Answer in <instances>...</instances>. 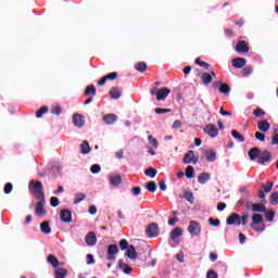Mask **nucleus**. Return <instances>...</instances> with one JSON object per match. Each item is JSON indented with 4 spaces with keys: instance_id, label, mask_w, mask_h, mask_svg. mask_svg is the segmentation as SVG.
I'll list each match as a JSON object with an SVG mask.
<instances>
[{
    "instance_id": "nucleus-38",
    "label": "nucleus",
    "mask_w": 278,
    "mask_h": 278,
    "mask_svg": "<svg viewBox=\"0 0 278 278\" xmlns=\"http://www.w3.org/2000/svg\"><path fill=\"white\" fill-rule=\"evenodd\" d=\"M48 112H49V108L47 105H43L39 110L36 111V117L42 118V115L47 114Z\"/></svg>"
},
{
    "instance_id": "nucleus-23",
    "label": "nucleus",
    "mask_w": 278,
    "mask_h": 278,
    "mask_svg": "<svg viewBox=\"0 0 278 278\" xmlns=\"http://www.w3.org/2000/svg\"><path fill=\"white\" fill-rule=\"evenodd\" d=\"M68 275V270L66 268L59 267L54 270V278H65Z\"/></svg>"
},
{
    "instance_id": "nucleus-10",
    "label": "nucleus",
    "mask_w": 278,
    "mask_h": 278,
    "mask_svg": "<svg viewBox=\"0 0 278 278\" xmlns=\"http://www.w3.org/2000/svg\"><path fill=\"white\" fill-rule=\"evenodd\" d=\"M45 203H46L45 198H43V200L39 199V202H37V204L35 206V214L37 216H45V214H47V211L45 210Z\"/></svg>"
},
{
    "instance_id": "nucleus-51",
    "label": "nucleus",
    "mask_w": 278,
    "mask_h": 278,
    "mask_svg": "<svg viewBox=\"0 0 278 278\" xmlns=\"http://www.w3.org/2000/svg\"><path fill=\"white\" fill-rule=\"evenodd\" d=\"M12 190H14V185H12V182H8L4 186V194H10V192H12Z\"/></svg>"
},
{
    "instance_id": "nucleus-43",
    "label": "nucleus",
    "mask_w": 278,
    "mask_h": 278,
    "mask_svg": "<svg viewBox=\"0 0 278 278\" xmlns=\"http://www.w3.org/2000/svg\"><path fill=\"white\" fill-rule=\"evenodd\" d=\"M269 203L270 205H277L278 204V192H273L270 195H269Z\"/></svg>"
},
{
    "instance_id": "nucleus-19",
    "label": "nucleus",
    "mask_w": 278,
    "mask_h": 278,
    "mask_svg": "<svg viewBox=\"0 0 278 278\" xmlns=\"http://www.w3.org/2000/svg\"><path fill=\"white\" fill-rule=\"evenodd\" d=\"M109 94L111 99H121L123 97V90L118 87H113L110 89Z\"/></svg>"
},
{
    "instance_id": "nucleus-6",
    "label": "nucleus",
    "mask_w": 278,
    "mask_h": 278,
    "mask_svg": "<svg viewBox=\"0 0 278 278\" xmlns=\"http://www.w3.org/2000/svg\"><path fill=\"white\" fill-rule=\"evenodd\" d=\"M117 253H118V245L110 244L106 251V260H109V262H115Z\"/></svg>"
},
{
    "instance_id": "nucleus-31",
    "label": "nucleus",
    "mask_w": 278,
    "mask_h": 278,
    "mask_svg": "<svg viewBox=\"0 0 278 278\" xmlns=\"http://www.w3.org/2000/svg\"><path fill=\"white\" fill-rule=\"evenodd\" d=\"M180 236H184V230L180 227H176L170 233L172 240H177Z\"/></svg>"
},
{
    "instance_id": "nucleus-61",
    "label": "nucleus",
    "mask_w": 278,
    "mask_h": 278,
    "mask_svg": "<svg viewBox=\"0 0 278 278\" xmlns=\"http://www.w3.org/2000/svg\"><path fill=\"white\" fill-rule=\"evenodd\" d=\"M87 264L88 266L94 264V256L92 254H87Z\"/></svg>"
},
{
    "instance_id": "nucleus-14",
    "label": "nucleus",
    "mask_w": 278,
    "mask_h": 278,
    "mask_svg": "<svg viewBox=\"0 0 278 278\" xmlns=\"http://www.w3.org/2000/svg\"><path fill=\"white\" fill-rule=\"evenodd\" d=\"M85 241L88 247H94V244H97V235L94 233V231H90L89 233H87L85 237Z\"/></svg>"
},
{
    "instance_id": "nucleus-62",
    "label": "nucleus",
    "mask_w": 278,
    "mask_h": 278,
    "mask_svg": "<svg viewBox=\"0 0 278 278\" xmlns=\"http://www.w3.org/2000/svg\"><path fill=\"white\" fill-rule=\"evenodd\" d=\"M226 208H227V204L225 202H220L217 204L218 212H223Z\"/></svg>"
},
{
    "instance_id": "nucleus-11",
    "label": "nucleus",
    "mask_w": 278,
    "mask_h": 278,
    "mask_svg": "<svg viewBox=\"0 0 278 278\" xmlns=\"http://www.w3.org/2000/svg\"><path fill=\"white\" fill-rule=\"evenodd\" d=\"M236 51L237 53H249V42L244 41V40H240L237 42L236 46Z\"/></svg>"
},
{
    "instance_id": "nucleus-39",
    "label": "nucleus",
    "mask_w": 278,
    "mask_h": 278,
    "mask_svg": "<svg viewBox=\"0 0 278 278\" xmlns=\"http://www.w3.org/2000/svg\"><path fill=\"white\" fill-rule=\"evenodd\" d=\"M231 136L235 138V140H238V142H244V136H242L238 130H231Z\"/></svg>"
},
{
    "instance_id": "nucleus-27",
    "label": "nucleus",
    "mask_w": 278,
    "mask_h": 278,
    "mask_svg": "<svg viewBox=\"0 0 278 278\" xmlns=\"http://www.w3.org/2000/svg\"><path fill=\"white\" fill-rule=\"evenodd\" d=\"M201 81L204 84V86H210V83L212 81V74L207 72L202 73Z\"/></svg>"
},
{
    "instance_id": "nucleus-1",
    "label": "nucleus",
    "mask_w": 278,
    "mask_h": 278,
    "mask_svg": "<svg viewBox=\"0 0 278 278\" xmlns=\"http://www.w3.org/2000/svg\"><path fill=\"white\" fill-rule=\"evenodd\" d=\"M28 188L35 194V199H45V187L40 180H30Z\"/></svg>"
},
{
    "instance_id": "nucleus-34",
    "label": "nucleus",
    "mask_w": 278,
    "mask_h": 278,
    "mask_svg": "<svg viewBox=\"0 0 278 278\" xmlns=\"http://www.w3.org/2000/svg\"><path fill=\"white\" fill-rule=\"evenodd\" d=\"M90 94L92 97L97 96V89L94 88V85L88 86L85 89V97H90Z\"/></svg>"
},
{
    "instance_id": "nucleus-58",
    "label": "nucleus",
    "mask_w": 278,
    "mask_h": 278,
    "mask_svg": "<svg viewBox=\"0 0 278 278\" xmlns=\"http://www.w3.org/2000/svg\"><path fill=\"white\" fill-rule=\"evenodd\" d=\"M254 136H255L256 140H260V142H264L266 140V135H264L260 131H256Z\"/></svg>"
},
{
    "instance_id": "nucleus-24",
    "label": "nucleus",
    "mask_w": 278,
    "mask_h": 278,
    "mask_svg": "<svg viewBox=\"0 0 278 278\" xmlns=\"http://www.w3.org/2000/svg\"><path fill=\"white\" fill-rule=\"evenodd\" d=\"M205 157L207 162H216V151L213 149L206 150Z\"/></svg>"
},
{
    "instance_id": "nucleus-56",
    "label": "nucleus",
    "mask_w": 278,
    "mask_h": 278,
    "mask_svg": "<svg viewBox=\"0 0 278 278\" xmlns=\"http://www.w3.org/2000/svg\"><path fill=\"white\" fill-rule=\"evenodd\" d=\"M208 223H210V225H212V227H220V219H214V218L210 217Z\"/></svg>"
},
{
    "instance_id": "nucleus-21",
    "label": "nucleus",
    "mask_w": 278,
    "mask_h": 278,
    "mask_svg": "<svg viewBox=\"0 0 278 278\" xmlns=\"http://www.w3.org/2000/svg\"><path fill=\"white\" fill-rule=\"evenodd\" d=\"M261 154H262V150H260V148H252L248 152V155H249L250 160H260Z\"/></svg>"
},
{
    "instance_id": "nucleus-18",
    "label": "nucleus",
    "mask_w": 278,
    "mask_h": 278,
    "mask_svg": "<svg viewBox=\"0 0 278 278\" xmlns=\"http://www.w3.org/2000/svg\"><path fill=\"white\" fill-rule=\"evenodd\" d=\"M247 65V59L244 58H236L232 60L233 68H244Z\"/></svg>"
},
{
    "instance_id": "nucleus-12",
    "label": "nucleus",
    "mask_w": 278,
    "mask_h": 278,
    "mask_svg": "<svg viewBox=\"0 0 278 278\" xmlns=\"http://www.w3.org/2000/svg\"><path fill=\"white\" fill-rule=\"evenodd\" d=\"M62 223H72L73 213L70 210L63 208L60 213Z\"/></svg>"
},
{
    "instance_id": "nucleus-9",
    "label": "nucleus",
    "mask_w": 278,
    "mask_h": 278,
    "mask_svg": "<svg viewBox=\"0 0 278 278\" xmlns=\"http://www.w3.org/2000/svg\"><path fill=\"white\" fill-rule=\"evenodd\" d=\"M204 134L210 136V138H216L218 136V128L214 124H208L204 127Z\"/></svg>"
},
{
    "instance_id": "nucleus-57",
    "label": "nucleus",
    "mask_w": 278,
    "mask_h": 278,
    "mask_svg": "<svg viewBox=\"0 0 278 278\" xmlns=\"http://www.w3.org/2000/svg\"><path fill=\"white\" fill-rule=\"evenodd\" d=\"M131 192H132L134 197H140V194L142 193V188L132 187Z\"/></svg>"
},
{
    "instance_id": "nucleus-26",
    "label": "nucleus",
    "mask_w": 278,
    "mask_h": 278,
    "mask_svg": "<svg viewBox=\"0 0 278 278\" xmlns=\"http://www.w3.org/2000/svg\"><path fill=\"white\" fill-rule=\"evenodd\" d=\"M111 186H118L119 184H123V177L121 175H115L109 177Z\"/></svg>"
},
{
    "instance_id": "nucleus-49",
    "label": "nucleus",
    "mask_w": 278,
    "mask_h": 278,
    "mask_svg": "<svg viewBox=\"0 0 278 278\" xmlns=\"http://www.w3.org/2000/svg\"><path fill=\"white\" fill-rule=\"evenodd\" d=\"M51 114H55L56 116H60L62 114V106L55 105L51 109Z\"/></svg>"
},
{
    "instance_id": "nucleus-28",
    "label": "nucleus",
    "mask_w": 278,
    "mask_h": 278,
    "mask_svg": "<svg viewBox=\"0 0 278 278\" xmlns=\"http://www.w3.org/2000/svg\"><path fill=\"white\" fill-rule=\"evenodd\" d=\"M211 179L210 174L207 173H201L198 177V181L203 186L205 184H207Z\"/></svg>"
},
{
    "instance_id": "nucleus-4",
    "label": "nucleus",
    "mask_w": 278,
    "mask_h": 278,
    "mask_svg": "<svg viewBox=\"0 0 278 278\" xmlns=\"http://www.w3.org/2000/svg\"><path fill=\"white\" fill-rule=\"evenodd\" d=\"M187 231L192 237H199L201 236V224L197 220H190Z\"/></svg>"
},
{
    "instance_id": "nucleus-36",
    "label": "nucleus",
    "mask_w": 278,
    "mask_h": 278,
    "mask_svg": "<svg viewBox=\"0 0 278 278\" xmlns=\"http://www.w3.org/2000/svg\"><path fill=\"white\" fill-rule=\"evenodd\" d=\"M263 214H265V218H266L267 223H273V220H275V211L268 210V211L264 212Z\"/></svg>"
},
{
    "instance_id": "nucleus-41",
    "label": "nucleus",
    "mask_w": 278,
    "mask_h": 278,
    "mask_svg": "<svg viewBox=\"0 0 278 278\" xmlns=\"http://www.w3.org/2000/svg\"><path fill=\"white\" fill-rule=\"evenodd\" d=\"M184 199L191 203V205L194 203V194L192 193V191H186L184 194Z\"/></svg>"
},
{
    "instance_id": "nucleus-47",
    "label": "nucleus",
    "mask_w": 278,
    "mask_h": 278,
    "mask_svg": "<svg viewBox=\"0 0 278 278\" xmlns=\"http://www.w3.org/2000/svg\"><path fill=\"white\" fill-rule=\"evenodd\" d=\"M119 249H122V251H127L129 249V242H127L126 239H122L119 241Z\"/></svg>"
},
{
    "instance_id": "nucleus-15",
    "label": "nucleus",
    "mask_w": 278,
    "mask_h": 278,
    "mask_svg": "<svg viewBox=\"0 0 278 278\" xmlns=\"http://www.w3.org/2000/svg\"><path fill=\"white\" fill-rule=\"evenodd\" d=\"M271 157H273V154H270L268 150H265L261 152L258 156V164H266V162H270Z\"/></svg>"
},
{
    "instance_id": "nucleus-44",
    "label": "nucleus",
    "mask_w": 278,
    "mask_h": 278,
    "mask_svg": "<svg viewBox=\"0 0 278 278\" xmlns=\"http://www.w3.org/2000/svg\"><path fill=\"white\" fill-rule=\"evenodd\" d=\"M195 64L201 66V68H205V71L210 70V65L207 62L201 61V58L195 59Z\"/></svg>"
},
{
    "instance_id": "nucleus-46",
    "label": "nucleus",
    "mask_w": 278,
    "mask_h": 278,
    "mask_svg": "<svg viewBox=\"0 0 278 278\" xmlns=\"http://www.w3.org/2000/svg\"><path fill=\"white\" fill-rule=\"evenodd\" d=\"M147 190L149 192H155L157 190V185L155 184V181H149L147 185Z\"/></svg>"
},
{
    "instance_id": "nucleus-48",
    "label": "nucleus",
    "mask_w": 278,
    "mask_h": 278,
    "mask_svg": "<svg viewBox=\"0 0 278 278\" xmlns=\"http://www.w3.org/2000/svg\"><path fill=\"white\" fill-rule=\"evenodd\" d=\"M104 77L106 78V81H114V79H116V77H118V73L112 72V73L105 75Z\"/></svg>"
},
{
    "instance_id": "nucleus-53",
    "label": "nucleus",
    "mask_w": 278,
    "mask_h": 278,
    "mask_svg": "<svg viewBox=\"0 0 278 278\" xmlns=\"http://www.w3.org/2000/svg\"><path fill=\"white\" fill-rule=\"evenodd\" d=\"M148 140H149L150 144L152 147H154V149H157V147H159L157 139L153 138V136L150 135V136H148Z\"/></svg>"
},
{
    "instance_id": "nucleus-2",
    "label": "nucleus",
    "mask_w": 278,
    "mask_h": 278,
    "mask_svg": "<svg viewBox=\"0 0 278 278\" xmlns=\"http://www.w3.org/2000/svg\"><path fill=\"white\" fill-rule=\"evenodd\" d=\"M249 223V214L245 213L242 216L238 213H232L227 219L226 225H247Z\"/></svg>"
},
{
    "instance_id": "nucleus-37",
    "label": "nucleus",
    "mask_w": 278,
    "mask_h": 278,
    "mask_svg": "<svg viewBox=\"0 0 278 278\" xmlns=\"http://www.w3.org/2000/svg\"><path fill=\"white\" fill-rule=\"evenodd\" d=\"M219 92L222 94H229V92H231V87H229V85H227L226 83L225 84H220V87H219Z\"/></svg>"
},
{
    "instance_id": "nucleus-42",
    "label": "nucleus",
    "mask_w": 278,
    "mask_h": 278,
    "mask_svg": "<svg viewBox=\"0 0 278 278\" xmlns=\"http://www.w3.org/2000/svg\"><path fill=\"white\" fill-rule=\"evenodd\" d=\"M144 175H147V177H155L157 175V169L153 168V167H150V168H147L144 170Z\"/></svg>"
},
{
    "instance_id": "nucleus-32",
    "label": "nucleus",
    "mask_w": 278,
    "mask_h": 278,
    "mask_svg": "<svg viewBox=\"0 0 278 278\" xmlns=\"http://www.w3.org/2000/svg\"><path fill=\"white\" fill-rule=\"evenodd\" d=\"M41 233L49 235L51 233V227L49 226V222H42L40 224Z\"/></svg>"
},
{
    "instance_id": "nucleus-59",
    "label": "nucleus",
    "mask_w": 278,
    "mask_h": 278,
    "mask_svg": "<svg viewBox=\"0 0 278 278\" xmlns=\"http://www.w3.org/2000/svg\"><path fill=\"white\" fill-rule=\"evenodd\" d=\"M50 205H51L52 207H58V205H60V199H58V198H55V197H52V198L50 199Z\"/></svg>"
},
{
    "instance_id": "nucleus-54",
    "label": "nucleus",
    "mask_w": 278,
    "mask_h": 278,
    "mask_svg": "<svg viewBox=\"0 0 278 278\" xmlns=\"http://www.w3.org/2000/svg\"><path fill=\"white\" fill-rule=\"evenodd\" d=\"M243 77H249V75L253 74V67L252 66H247L243 68Z\"/></svg>"
},
{
    "instance_id": "nucleus-52",
    "label": "nucleus",
    "mask_w": 278,
    "mask_h": 278,
    "mask_svg": "<svg viewBox=\"0 0 278 278\" xmlns=\"http://www.w3.org/2000/svg\"><path fill=\"white\" fill-rule=\"evenodd\" d=\"M155 114H168L173 112L170 109H162V108H156L154 110Z\"/></svg>"
},
{
    "instance_id": "nucleus-30",
    "label": "nucleus",
    "mask_w": 278,
    "mask_h": 278,
    "mask_svg": "<svg viewBox=\"0 0 278 278\" xmlns=\"http://www.w3.org/2000/svg\"><path fill=\"white\" fill-rule=\"evenodd\" d=\"M48 263L51 264L53 268H58V266H60V261H58V257L53 254L48 255Z\"/></svg>"
},
{
    "instance_id": "nucleus-33",
    "label": "nucleus",
    "mask_w": 278,
    "mask_h": 278,
    "mask_svg": "<svg viewBox=\"0 0 278 278\" xmlns=\"http://www.w3.org/2000/svg\"><path fill=\"white\" fill-rule=\"evenodd\" d=\"M252 212H261V214H264V212H266V207L264 204L254 203L252 204Z\"/></svg>"
},
{
    "instance_id": "nucleus-29",
    "label": "nucleus",
    "mask_w": 278,
    "mask_h": 278,
    "mask_svg": "<svg viewBox=\"0 0 278 278\" xmlns=\"http://www.w3.org/2000/svg\"><path fill=\"white\" fill-rule=\"evenodd\" d=\"M118 266L121 270L125 273V275H129L132 270L131 266H128L125 262H123V260L119 261Z\"/></svg>"
},
{
    "instance_id": "nucleus-8",
    "label": "nucleus",
    "mask_w": 278,
    "mask_h": 278,
    "mask_svg": "<svg viewBox=\"0 0 278 278\" xmlns=\"http://www.w3.org/2000/svg\"><path fill=\"white\" fill-rule=\"evenodd\" d=\"M184 164H197L199 162V157L194 156V151L189 150L184 159H182Z\"/></svg>"
},
{
    "instance_id": "nucleus-25",
    "label": "nucleus",
    "mask_w": 278,
    "mask_h": 278,
    "mask_svg": "<svg viewBox=\"0 0 278 278\" xmlns=\"http://www.w3.org/2000/svg\"><path fill=\"white\" fill-rule=\"evenodd\" d=\"M257 127L260 131H263L264 134H266V131L270 129V124L267 121H261L258 122Z\"/></svg>"
},
{
    "instance_id": "nucleus-5",
    "label": "nucleus",
    "mask_w": 278,
    "mask_h": 278,
    "mask_svg": "<svg viewBox=\"0 0 278 278\" xmlns=\"http://www.w3.org/2000/svg\"><path fill=\"white\" fill-rule=\"evenodd\" d=\"M146 236L148 238H157L160 236V227L157 223H151L146 228Z\"/></svg>"
},
{
    "instance_id": "nucleus-35",
    "label": "nucleus",
    "mask_w": 278,
    "mask_h": 278,
    "mask_svg": "<svg viewBox=\"0 0 278 278\" xmlns=\"http://www.w3.org/2000/svg\"><path fill=\"white\" fill-rule=\"evenodd\" d=\"M185 175L187 179H192L194 177V167L192 165H188Z\"/></svg>"
},
{
    "instance_id": "nucleus-50",
    "label": "nucleus",
    "mask_w": 278,
    "mask_h": 278,
    "mask_svg": "<svg viewBox=\"0 0 278 278\" xmlns=\"http://www.w3.org/2000/svg\"><path fill=\"white\" fill-rule=\"evenodd\" d=\"M253 114H254V116H257V118H262L266 114V112H264V110L257 108L256 110L253 111Z\"/></svg>"
},
{
    "instance_id": "nucleus-20",
    "label": "nucleus",
    "mask_w": 278,
    "mask_h": 278,
    "mask_svg": "<svg viewBox=\"0 0 278 278\" xmlns=\"http://www.w3.org/2000/svg\"><path fill=\"white\" fill-rule=\"evenodd\" d=\"M126 257L129 260H138V252H136V248L134 245H129L126 250Z\"/></svg>"
},
{
    "instance_id": "nucleus-55",
    "label": "nucleus",
    "mask_w": 278,
    "mask_h": 278,
    "mask_svg": "<svg viewBox=\"0 0 278 278\" xmlns=\"http://www.w3.org/2000/svg\"><path fill=\"white\" fill-rule=\"evenodd\" d=\"M91 173L93 175H97V173H101V165L99 164H93L91 165V168H90Z\"/></svg>"
},
{
    "instance_id": "nucleus-13",
    "label": "nucleus",
    "mask_w": 278,
    "mask_h": 278,
    "mask_svg": "<svg viewBox=\"0 0 278 278\" xmlns=\"http://www.w3.org/2000/svg\"><path fill=\"white\" fill-rule=\"evenodd\" d=\"M73 124L75 127H84L86 125V119L84 118V115L76 113L73 116Z\"/></svg>"
},
{
    "instance_id": "nucleus-22",
    "label": "nucleus",
    "mask_w": 278,
    "mask_h": 278,
    "mask_svg": "<svg viewBox=\"0 0 278 278\" xmlns=\"http://www.w3.org/2000/svg\"><path fill=\"white\" fill-rule=\"evenodd\" d=\"M90 151H92V149L90 148V143H88V141L84 140L80 144V153L83 155H88V153H90Z\"/></svg>"
},
{
    "instance_id": "nucleus-16",
    "label": "nucleus",
    "mask_w": 278,
    "mask_h": 278,
    "mask_svg": "<svg viewBox=\"0 0 278 278\" xmlns=\"http://www.w3.org/2000/svg\"><path fill=\"white\" fill-rule=\"evenodd\" d=\"M169 94H170V89H168L166 87L162 88L156 93V100L164 101L166 99V97H168Z\"/></svg>"
},
{
    "instance_id": "nucleus-40",
    "label": "nucleus",
    "mask_w": 278,
    "mask_h": 278,
    "mask_svg": "<svg viewBox=\"0 0 278 278\" xmlns=\"http://www.w3.org/2000/svg\"><path fill=\"white\" fill-rule=\"evenodd\" d=\"M147 64L144 62H138L135 64V68L138 71V73H144L147 71Z\"/></svg>"
},
{
    "instance_id": "nucleus-45",
    "label": "nucleus",
    "mask_w": 278,
    "mask_h": 278,
    "mask_svg": "<svg viewBox=\"0 0 278 278\" xmlns=\"http://www.w3.org/2000/svg\"><path fill=\"white\" fill-rule=\"evenodd\" d=\"M84 199H86V193H76L74 199L75 205H77V203H81Z\"/></svg>"
},
{
    "instance_id": "nucleus-64",
    "label": "nucleus",
    "mask_w": 278,
    "mask_h": 278,
    "mask_svg": "<svg viewBox=\"0 0 278 278\" xmlns=\"http://www.w3.org/2000/svg\"><path fill=\"white\" fill-rule=\"evenodd\" d=\"M89 214H91V216H94V214H97V206L96 205L89 206Z\"/></svg>"
},
{
    "instance_id": "nucleus-7",
    "label": "nucleus",
    "mask_w": 278,
    "mask_h": 278,
    "mask_svg": "<svg viewBox=\"0 0 278 278\" xmlns=\"http://www.w3.org/2000/svg\"><path fill=\"white\" fill-rule=\"evenodd\" d=\"M273 181H267L265 185H262V189L258 191V199H266V194L273 190Z\"/></svg>"
},
{
    "instance_id": "nucleus-60",
    "label": "nucleus",
    "mask_w": 278,
    "mask_h": 278,
    "mask_svg": "<svg viewBox=\"0 0 278 278\" xmlns=\"http://www.w3.org/2000/svg\"><path fill=\"white\" fill-rule=\"evenodd\" d=\"M206 278H218V274L213 270V269H210L207 273H206Z\"/></svg>"
},
{
    "instance_id": "nucleus-17",
    "label": "nucleus",
    "mask_w": 278,
    "mask_h": 278,
    "mask_svg": "<svg viewBox=\"0 0 278 278\" xmlns=\"http://www.w3.org/2000/svg\"><path fill=\"white\" fill-rule=\"evenodd\" d=\"M103 121L106 125H114V123L118 121V116H116L114 113H109L103 116Z\"/></svg>"
},
{
    "instance_id": "nucleus-63",
    "label": "nucleus",
    "mask_w": 278,
    "mask_h": 278,
    "mask_svg": "<svg viewBox=\"0 0 278 278\" xmlns=\"http://www.w3.org/2000/svg\"><path fill=\"white\" fill-rule=\"evenodd\" d=\"M159 188H160V190H161L162 192H165V190H166V182H165L164 180H161V181L159 182Z\"/></svg>"
},
{
    "instance_id": "nucleus-3",
    "label": "nucleus",
    "mask_w": 278,
    "mask_h": 278,
    "mask_svg": "<svg viewBox=\"0 0 278 278\" xmlns=\"http://www.w3.org/2000/svg\"><path fill=\"white\" fill-rule=\"evenodd\" d=\"M262 223H264V217L261 214H254L252 215V223L250 224V227L256 233H262V231L266 229V225ZM257 225H262V226H257Z\"/></svg>"
}]
</instances>
